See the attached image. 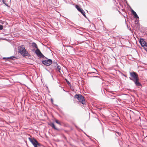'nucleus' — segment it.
I'll return each mask as SVG.
<instances>
[{
    "label": "nucleus",
    "instance_id": "13",
    "mask_svg": "<svg viewBox=\"0 0 147 147\" xmlns=\"http://www.w3.org/2000/svg\"><path fill=\"white\" fill-rule=\"evenodd\" d=\"M80 12L85 17L86 16L85 13L82 9L81 10V11H80Z\"/></svg>",
    "mask_w": 147,
    "mask_h": 147
},
{
    "label": "nucleus",
    "instance_id": "16",
    "mask_svg": "<svg viewBox=\"0 0 147 147\" xmlns=\"http://www.w3.org/2000/svg\"><path fill=\"white\" fill-rule=\"evenodd\" d=\"M3 26L2 25H0V30H1L3 29Z\"/></svg>",
    "mask_w": 147,
    "mask_h": 147
},
{
    "label": "nucleus",
    "instance_id": "11",
    "mask_svg": "<svg viewBox=\"0 0 147 147\" xmlns=\"http://www.w3.org/2000/svg\"><path fill=\"white\" fill-rule=\"evenodd\" d=\"M131 12L134 15L135 18H139V17L138 16L136 13L135 11H134L133 10H132Z\"/></svg>",
    "mask_w": 147,
    "mask_h": 147
},
{
    "label": "nucleus",
    "instance_id": "12",
    "mask_svg": "<svg viewBox=\"0 0 147 147\" xmlns=\"http://www.w3.org/2000/svg\"><path fill=\"white\" fill-rule=\"evenodd\" d=\"M32 46L33 47H34L36 49H38V47H37V45L36 44V43L35 42H33L32 43Z\"/></svg>",
    "mask_w": 147,
    "mask_h": 147
},
{
    "label": "nucleus",
    "instance_id": "7",
    "mask_svg": "<svg viewBox=\"0 0 147 147\" xmlns=\"http://www.w3.org/2000/svg\"><path fill=\"white\" fill-rule=\"evenodd\" d=\"M35 53L38 56L43 57H44L43 54L41 53L40 50L38 48L35 51Z\"/></svg>",
    "mask_w": 147,
    "mask_h": 147
},
{
    "label": "nucleus",
    "instance_id": "10",
    "mask_svg": "<svg viewBox=\"0 0 147 147\" xmlns=\"http://www.w3.org/2000/svg\"><path fill=\"white\" fill-rule=\"evenodd\" d=\"M49 125L51 126V127L52 128H54L55 129H56V130H59V129H57V128H56L54 125V123H50V124H49Z\"/></svg>",
    "mask_w": 147,
    "mask_h": 147
},
{
    "label": "nucleus",
    "instance_id": "14",
    "mask_svg": "<svg viewBox=\"0 0 147 147\" xmlns=\"http://www.w3.org/2000/svg\"><path fill=\"white\" fill-rule=\"evenodd\" d=\"M76 7L79 11H81V10L82 9L79 6L77 5H76Z\"/></svg>",
    "mask_w": 147,
    "mask_h": 147
},
{
    "label": "nucleus",
    "instance_id": "8",
    "mask_svg": "<svg viewBox=\"0 0 147 147\" xmlns=\"http://www.w3.org/2000/svg\"><path fill=\"white\" fill-rule=\"evenodd\" d=\"M139 79L138 78L133 81L134 82L136 85L137 86H141V84L139 82Z\"/></svg>",
    "mask_w": 147,
    "mask_h": 147
},
{
    "label": "nucleus",
    "instance_id": "4",
    "mask_svg": "<svg viewBox=\"0 0 147 147\" xmlns=\"http://www.w3.org/2000/svg\"><path fill=\"white\" fill-rule=\"evenodd\" d=\"M130 74L131 78L129 77V78L131 80L133 81L139 78L138 75L136 72H130Z\"/></svg>",
    "mask_w": 147,
    "mask_h": 147
},
{
    "label": "nucleus",
    "instance_id": "18",
    "mask_svg": "<svg viewBox=\"0 0 147 147\" xmlns=\"http://www.w3.org/2000/svg\"><path fill=\"white\" fill-rule=\"evenodd\" d=\"M12 58H15V57H10V58H9V59H13Z\"/></svg>",
    "mask_w": 147,
    "mask_h": 147
},
{
    "label": "nucleus",
    "instance_id": "5",
    "mask_svg": "<svg viewBox=\"0 0 147 147\" xmlns=\"http://www.w3.org/2000/svg\"><path fill=\"white\" fill-rule=\"evenodd\" d=\"M42 63L47 66H49L52 63V61L51 59H47L45 60L42 61Z\"/></svg>",
    "mask_w": 147,
    "mask_h": 147
},
{
    "label": "nucleus",
    "instance_id": "17",
    "mask_svg": "<svg viewBox=\"0 0 147 147\" xmlns=\"http://www.w3.org/2000/svg\"><path fill=\"white\" fill-rule=\"evenodd\" d=\"M2 1H3V3L4 4H5L7 6V4H6L5 3V0H2Z\"/></svg>",
    "mask_w": 147,
    "mask_h": 147
},
{
    "label": "nucleus",
    "instance_id": "6",
    "mask_svg": "<svg viewBox=\"0 0 147 147\" xmlns=\"http://www.w3.org/2000/svg\"><path fill=\"white\" fill-rule=\"evenodd\" d=\"M140 42L141 45L144 49H147V43L143 39L141 38L140 40Z\"/></svg>",
    "mask_w": 147,
    "mask_h": 147
},
{
    "label": "nucleus",
    "instance_id": "9",
    "mask_svg": "<svg viewBox=\"0 0 147 147\" xmlns=\"http://www.w3.org/2000/svg\"><path fill=\"white\" fill-rule=\"evenodd\" d=\"M54 64H55V66H57L56 70H57L59 72H60L61 67L59 65H58L57 63H54Z\"/></svg>",
    "mask_w": 147,
    "mask_h": 147
},
{
    "label": "nucleus",
    "instance_id": "2",
    "mask_svg": "<svg viewBox=\"0 0 147 147\" xmlns=\"http://www.w3.org/2000/svg\"><path fill=\"white\" fill-rule=\"evenodd\" d=\"M74 98L78 100L83 104H85L86 103L84 98L83 96L80 94H76L74 96Z\"/></svg>",
    "mask_w": 147,
    "mask_h": 147
},
{
    "label": "nucleus",
    "instance_id": "3",
    "mask_svg": "<svg viewBox=\"0 0 147 147\" xmlns=\"http://www.w3.org/2000/svg\"><path fill=\"white\" fill-rule=\"evenodd\" d=\"M30 141L31 142L34 147H40L41 144L34 138H28Z\"/></svg>",
    "mask_w": 147,
    "mask_h": 147
},
{
    "label": "nucleus",
    "instance_id": "15",
    "mask_svg": "<svg viewBox=\"0 0 147 147\" xmlns=\"http://www.w3.org/2000/svg\"><path fill=\"white\" fill-rule=\"evenodd\" d=\"M55 121L56 122V123H57V124H59V125H61V123H60V122L59 121H58V120H55Z\"/></svg>",
    "mask_w": 147,
    "mask_h": 147
},
{
    "label": "nucleus",
    "instance_id": "1",
    "mask_svg": "<svg viewBox=\"0 0 147 147\" xmlns=\"http://www.w3.org/2000/svg\"><path fill=\"white\" fill-rule=\"evenodd\" d=\"M18 51L23 56H29V55L28 51L26 50L24 45H21L18 47Z\"/></svg>",
    "mask_w": 147,
    "mask_h": 147
},
{
    "label": "nucleus",
    "instance_id": "19",
    "mask_svg": "<svg viewBox=\"0 0 147 147\" xmlns=\"http://www.w3.org/2000/svg\"><path fill=\"white\" fill-rule=\"evenodd\" d=\"M67 83L68 84V83H69V82H67Z\"/></svg>",
    "mask_w": 147,
    "mask_h": 147
}]
</instances>
